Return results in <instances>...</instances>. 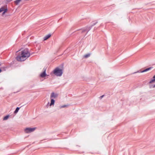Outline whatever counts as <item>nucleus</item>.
<instances>
[{"instance_id":"2","label":"nucleus","mask_w":155,"mask_h":155,"mask_svg":"<svg viewBox=\"0 0 155 155\" xmlns=\"http://www.w3.org/2000/svg\"><path fill=\"white\" fill-rule=\"evenodd\" d=\"M53 73L55 75L57 76H61L63 73V71L62 69L57 68L54 70Z\"/></svg>"},{"instance_id":"11","label":"nucleus","mask_w":155,"mask_h":155,"mask_svg":"<svg viewBox=\"0 0 155 155\" xmlns=\"http://www.w3.org/2000/svg\"><path fill=\"white\" fill-rule=\"evenodd\" d=\"M91 54L89 53L87 54H86L84 55V58H87L90 56Z\"/></svg>"},{"instance_id":"14","label":"nucleus","mask_w":155,"mask_h":155,"mask_svg":"<svg viewBox=\"0 0 155 155\" xmlns=\"http://www.w3.org/2000/svg\"><path fill=\"white\" fill-rule=\"evenodd\" d=\"M19 108L18 107H17L16 108L15 110V111L14 112V113H17L18 112V110H19Z\"/></svg>"},{"instance_id":"10","label":"nucleus","mask_w":155,"mask_h":155,"mask_svg":"<svg viewBox=\"0 0 155 155\" xmlns=\"http://www.w3.org/2000/svg\"><path fill=\"white\" fill-rule=\"evenodd\" d=\"M55 101L53 99H51V103L50 104V106H51L52 105H54V103Z\"/></svg>"},{"instance_id":"18","label":"nucleus","mask_w":155,"mask_h":155,"mask_svg":"<svg viewBox=\"0 0 155 155\" xmlns=\"http://www.w3.org/2000/svg\"><path fill=\"white\" fill-rule=\"evenodd\" d=\"M153 87H155V84H153Z\"/></svg>"},{"instance_id":"13","label":"nucleus","mask_w":155,"mask_h":155,"mask_svg":"<svg viewBox=\"0 0 155 155\" xmlns=\"http://www.w3.org/2000/svg\"><path fill=\"white\" fill-rule=\"evenodd\" d=\"M9 116H9V115H7L5 116L3 118V120H7L8 118L9 117Z\"/></svg>"},{"instance_id":"6","label":"nucleus","mask_w":155,"mask_h":155,"mask_svg":"<svg viewBox=\"0 0 155 155\" xmlns=\"http://www.w3.org/2000/svg\"><path fill=\"white\" fill-rule=\"evenodd\" d=\"M46 69H45L43 72L41 73L40 75L41 77L44 78L47 76V74H46Z\"/></svg>"},{"instance_id":"17","label":"nucleus","mask_w":155,"mask_h":155,"mask_svg":"<svg viewBox=\"0 0 155 155\" xmlns=\"http://www.w3.org/2000/svg\"><path fill=\"white\" fill-rule=\"evenodd\" d=\"M104 96V95H102V96H100V97L99 98H100L101 99H102V98Z\"/></svg>"},{"instance_id":"1","label":"nucleus","mask_w":155,"mask_h":155,"mask_svg":"<svg viewBox=\"0 0 155 155\" xmlns=\"http://www.w3.org/2000/svg\"><path fill=\"white\" fill-rule=\"evenodd\" d=\"M30 55V54L27 49L21 51V54L16 57L17 60L18 61H23L25 60Z\"/></svg>"},{"instance_id":"8","label":"nucleus","mask_w":155,"mask_h":155,"mask_svg":"<svg viewBox=\"0 0 155 155\" xmlns=\"http://www.w3.org/2000/svg\"><path fill=\"white\" fill-rule=\"evenodd\" d=\"M155 82V75L153 77V79L151 80L149 82L150 84H152Z\"/></svg>"},{"instance_id":"19","label":"nucleus","mask_w":155,"mask_h":155,"mask_svg":"<svg viewBox=\"0 0 155 155\" xmlns=\"http://www.w3.org/2000/svg\"><path fill=\"white\" fill-rule=\"evenodd\" d=\"M2 71V70L0 68V73Z\"/></svg>"},{"instance_id":"4","label":"nucleus","mask_w":155,"mask_h":155,"mask_svg":"<svg viewBox=\"0 0 155 155\" xmlns=\"http://www.w3.org/2000/svg\"><path fill=\"white\" fill-rule=\"evenodd\" d=\"M153 67H150L149 68H147L146 69L143 71H141L140 72H141V73H143V72H146L148 71H149L150 70V69H151ZM140 72L139 71H137V72H135L133 74H135V73H139Z\"/></svg>"},{"instance_id":"21","label":"nucleus","mask_w":155,"mask_h":155,"mask_svg":"<svg viewBox=\"0 0 155 155\" xmlns=\"http://www.w3.org/2000/svg\"><path fill=\"white\" fill-rule=\"evenodd\" d=\"M8 0V2H9L11 1L10 0Z\"/></svg>"},{"instance_id":"12","label":"nucleus","mask_w":155,"mask_h":155,"mask_svg":"<svg viewBox=\"0 0 155 155\" xmlns=\"http://www.w3.org/2000/svg\"><path fill=\"white\" fill-rule=\"evenodd\" d=\"M22 0H16L15 1V3L16 5H18Z\"/></svg>"},{"instance_id":"22","label":"nucleus","mask_w":155,"mask_h":155,"mask_svg":"<svg viewBox=\"0 0 155 155\" xmlns=\"http://www.w3.org/2000/svg\"><path fill=\"white\" fill-rule=\"evenodd\" d=\"M97 22H96L94 24V25H95L96 23H97Z\"/></svg>"},{"instance_id":"15","label":"nucleus","mask_w":155,"mask_h":155,"mask_svg":"<svg viewBox=\"0 0 155 155\" xmlns=\"http://www.w3.org/2000/svg\"><path fill=\"white\" fill-rule=\"evenodd\" d=\"M7 68L6 67H2L1 69L2 70L5 71L6 70V68Z\"/></svg>"},{"instance_id":"9","label":"nucleus","mask_w":155,"mask_h":155,"mask_svg":"<svg viewBox=\"0 0 155 155\" xmlns=\"http://www.w3.org/2000/svg\"><path fill=\"white\" fill-rule=\"evenodd\" d=\"M51 35L48 34L44 37V40H46L51 36Z\"/></svg>"},{"instance_id":"7","label":"nucleus","mask_w":155,"mask_h":155,"mask_svg":"<svg viewBox=\"0 0 155 155\" xmlns=\"http://www.w3.org/2000/svg\"><path fill=\"white\" fill-rule=\"evenodd\" d=\"M58 94H55L54 92L52 93L50 97L51 98H55L58 97Z\"/></svg>"},{"instance_id":"20","label":"nucleus","mask_w":155,"mask_h":155,"mask_svg":"<svg viewBox=\"0 0 155 155\" xmlns=\"http://www.w3.org/2000/svg\"><path fill=\"white\" fill-rule=\"evenodd\" d=\"M85 31H86V30H83V31H82V32H84Z\"/></svg>"},{"instance_id":"5","label":"nucleus","mask_w":155,"mask_h":155,"mask_svg":"<svg viewBox=\"0 0 155 155\" xmlns=\"http://www.w3.org/2000/svg\"><path fill=\"white\" fill-rule=\"evenodd\" d=\"M7 9H5L4 7H2L0 8V13L4 11L2 13V15H3L7 11Z\"/></svg>"},{"instance_id":"3","label":"nucleus","mask_w":155,"mask_h":155,"mask_svg":"<svg viewBox=\"0 0 155 155\" xmlns=\"http://www.w3.org/2000/svg\"><path fill=\"white\" fill-rule=\"evenodd\" d=\"M36 129V127L26 128L24 129V131L26 133H29L34 131Z\"/></svg>"},{"instance_id":"16","label":"nucleus","mask_w":155,"mask_h":155,"mask_svg":"<svg viewBox=\"0 0 155 155\" xmlns=\"http://www.w3.org/2000/svg\"><path fill=\"white\" fill-rule=\"evenodd\" d=\"M67 106H68L67 105H64L61 106H60V108H63L67 107Z\"/></svg>"}]
</instances>
